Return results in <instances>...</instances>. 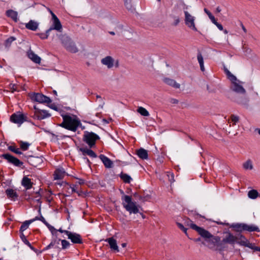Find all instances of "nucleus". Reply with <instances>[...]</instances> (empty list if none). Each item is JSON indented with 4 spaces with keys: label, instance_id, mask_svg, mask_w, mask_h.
<instances>
[{
    "label": "nucleus",
    "instance_id": "obj_33",
    "mask_svg": "<svg viewBox=\"0 0 260 260\" xmlns=\"http://www.w3.org/2000/svg\"><path fill=\"white\" fill-rule=\"evenodd\" d=\"M258 196V192L256 190L252 189L248 191V197L251 199H255Z\"/></svg>",
    "mask_w": 260,
    "mask_h": 260
},
{
    "label": "nucleus",
    "instance_id": "obj_56",
    "mask_svg": "<svg viewBox=\"0 0 260 260\" xmlns=\"http://www.w3.org/2000/svg\"><path fill=\"white\" fill-rule=\"evenodd\" d=\"M204 10V12L207 14L209 18L212 15L210 11H209L207 9L205 8Z\"/></svg>",
    "mask_w": 260,
    "mask_h": 260
},
{
    "label": "nucleus",
    "instance_id": "obj_57",
    "mask_svg": "<svg viewBox=\"0 0 260 260\" xmlns=\"http://www.w3.org/2000/svg\"><path fill=\"white\" fill-rule=\"evenodd\" d=\"M254 246V245L253 244L249 243V242H248L247 244L246 245V247H247L251 249H253Z\"/></svg>",
    "mask_w": 260,
    "mask_h": 260
},
{
    "label": "nucleus",
    "instance_id": "obj_2",
    "mask_svg": "<svg viewBox=\"0 0 260 260\" xmlns=\"http://www.w3.org/2000/svg\"><path fill=\"white\" fill-rule=\"evenodd\" d=\"M121 200L123 207L130 214H136L139 212L136 202L132 201V198L131 196L123 195L121 197Z\"/></svg>",
    "mask_w": 260,
    "mask_h": 260
},
{
    "label": "nucleus",
    "instance_id": "obj_37",
    "mask_svg": "<svg viewBox=\"0 0 260 260\" xmlns=\"http://www.w3.org/2000/svg\"><path fill=\"white\" fill-rule=\"evenodd\" d=\"M20 238L22 240V241H23V242L27 246H28V247H29L30 248H32V246H31V244L29 243V242L26 239L25 236H24V235L23 234V233H21V234L20 235Z\"/></svg>",
    "mask_w": 260,
    "mask_h": 260
},
{
    "label": "nucleus",
    "instance_id": "obj_44",
    "mask_svg": "<svg viewBox=\"0 0 260 260\" xmlns=\"http://www.w3.org/2000/svg\"><path fill=\"white\" fill-rule=\"evenodd\" d=\"M240 238L244 239V240H241L240 241H237L236 243H238L240 245H242V246H244L246 247V245L248 243L247 241L246 240H245V239L244 238V237L242 235H240Z\"/></svg>",
    "mask_w": 260,
    "mask_h": 260
},
{
    "label": "nucleus",
    "instance_id": "obj_31",
    "mask_svg": "<svg viewBox=\"0 0 260 260\" xmlns=\"http://www.w3.org/2000/svg\"><path fill=\"white\" fill-rule=\"evenodd\" d=\"M40 194L38 192H36L34 197L28 196V198H25V199L28 202H31V201H34L37 202H40Z\"/></svg>",
    "mask_w": 260,
    "mask_h": 260
},
{
    "label": "nucleus",
    "instance_id": "obj_25",
    "mask_svg": "<svg viewBox=\"0 0 260 260\" xmlns=\"http://www.w3.org/2000/svg\"><path fill=\"white\" fill-rule=\"evenodd\" d=\"M164 82L166 84H167L170 86H171L175 88H179L180 87V84L179 83H177L173 79L168 78H166L164 79Z\"/></svg>",
    "mask_w": 260,
    "mask_h": 260
},
{
    "label": "nucleus",
    "instance_id": "obj_6",
    "mask_svg": "<svg viewBox=\"0 0 260 260\" xmlns=\"http://www.w3.org/2000/svg\"><path fill=\"white\" fill-rule=\"evenodd\" d=\"M27 117L26 114L20 112L13 113L10 117L11 122L20 125L24 121H27Z\"/></svg>",
    "mask_w": 260,
    "mask_h": 260
},
{
    "label": "nucleus",
    "instance_id": "obj_12",
    "mask_svg": "<svg viewBox=\"0 0 260 260\" xmlns=\"http://www.w3.org/2000/svg\"><path fill=\"white\" fill-rule=\"evenodd\" d=\"M34 109L35 110V116L38 119H43L50 116V114L46 110H41L36 106L34 107Z\"/></svg>",
    "mask_w": 260,
    "mask_h": 260
},
{
    "label": "nucleus",
    "instance_id": "obj_30",
    "mask_svg": "<svg viewBox=\"0 0 260 260\" xmlns=\"http://www.w3.org/2000/svg\"><path fill=\"white\" fill-rule=\"evenodd\" d=\"M243 168L245 170H252L253 169V166L252 160L250 159H247L243 164Z\"/></svg>",
    "mask_w": 260,
    "mask_h": 260
},
{
    "label": "nucleus",
    "instance_id": "obj_54",
    "mask_svg": "<svg viewBox=\"0 0 260 260\" xmlns=\"http://www.w3.org/2000/svg\"><path fill=\"white\" fill-rule=\"evenodd\" d=\"M39 220L43 222L46 225H47V224H48V223L46 221L45 219L42 216H41V217H40Z\"/></svg>",
    "mask_w": 260,
    "mask_h": 260
},
{
    "label": "nucleus",
    "instance_id": "obj_43",
    "mask_svg": "<svg viewBox=\"0 0 260 260\" xmlns=\"http://www.w3.org/2000/svg\"><path fill=\"white\" fill-rule=\"evenodd\" d=\"M77 188L78 186L76 185H70L68 188V190H71V191H69V192L71 193L73 192H78Z\"/></svg>",
    "mask_w": 260,
    "mask_h": 260
},
{
    "label": "nucleus",
    "instance_id": "obj_4",
    "mask_svg": "<svg viewBox=\"0 0 260 260\" xmlns=\"http://www.w3.org/2000/svg\"><path fill=\"white\" fill-rule=\"evenodd\" d=\"M59 38L62 45L68 51L72 53H76L78 51L75 44L72 41L68 36L63 35L60 36Z\"/></svg>",
    "mask_w": 260,
    "mask_h": 260
},
{
    "label": "nucleus",
    "instance_id": "obj_10",
    "mask_svg": "<svg viewBox=\"0 0 260 260\" xmlns=\"http://www.w3.org/2000/svg\"><path fill=\"white\" fill-rule=\"evenodd\" d=\"M190 227L196 231L204 238L205 239L206 241L211 237V234L207 230L197 226L193 223H191Z\"/></svg>",
    "mask_w": 260,
    "mask_h": 260
},
{
    "label": "nucleus",
    "instance_id": "obj_13",
    "mask_svg": "<svg viewBox=\"0 0 260 260\" xmlns=\"http://www.w3.org/2000/svg\"><path fill=\"white\" fill-rule=\"evenodd\" d=\"M33 98L35 101L40 103H50L51 102V99L47 96L44 95L42 93H36L33 96Z\"/></svg>",
    "mask_w": 260,
    "mask_h": 260
},
{
    "label": "nucleus",
    "instance_id": "obj_51",
    "mask_svg": "<svg viewBox=\"0 0 260 260\" xmlns=\"http://www.w3.org/2000/svg\"><path fill=\"white\" fill-rule=\"evenodd\" d=\"M125 7L127 9L131 10L132 9V5L131 3H128L124 4Z\"/></svg>",
    "mask_w": 260,
    "mask_h": 260
},
{
    "label": "nucleus",
    "instance_id": "obj_28",
    "mask_svg": "<svg viewBox=\"0 0 260 260\" xmlns=\"http://www.w3.org/2000/svg\"><path fill=\"white\" fill-rule=\"evenodd\" d=\"M137 154L142 159H146L148 158L147 151L144 148H140L137 151Z\"/></svg>",
    "mask_w": 260,
    "mask_h": 260
},
{
    "label": "nucleus",
    "instance_id": "obj_36",
    "mask_svg": "<svg viewBox=\"0 0 260 260\" xmlns=\"http://www.w3.org/2000/svg\"><path fill=\"white\" fill-rule=\"evenodd\" d=\"M20 147L21 149L23 151H26L28 149L29 146H30V144L28 142L20 141L19 142Z\"/></svg>",
    "mask_w": 260,
    "mask_h": 260
},
{
    "label": "nucleus",
    "instance_id": "obj_19",
    "mask_svg": "<svg viewBox=\"0 0 260 260\" xmlns=\"http://www.w3.org/2000/svg\"><path fill=\"white\" fill-rule=\"evenodd\" d=\"M6 194L8 198L11 199L13 201H15L18 197L16 191L12 188L7 189L6 190Z\"/></svg>",
    "mask_w": 260,
    "mask_h": 260
},
{
    "label": "nucleus",
    "instance_id": "obj_40",
    "mask_svg": "<svg viewBox=\"0 0 260 260\" xmlns=\"http://www.w3.org/2000/svg\"><path fill=\"white\" fill-rule=\"evenodd\" d=\"M16 40V38L13 37H11L7 39L5 41V46L7 47H9L10 46L12 42H13L14 41Z\"/></svg>",
    "mask_w": 260,
    "mask_h": 260
},
{
    "label": "nucleus",
    "instance_id": "obj_41",
    "mask_svg": "<svg viewBox=\"0 0 260 260\" xmlns=\"http://www.w3.org/2000/svg\"><path fill=\"white\" fill-rule=\"evenodd\" d=\"M60 241H61V243L62 249H65L68 248L70 246V243L67 240L60 239Z\"/></svg>",
    "mask_w": 260,
    "mask_h": 260
},
{
    "label": "nucleus",
    "instance_id": "obj_16",
    "mask_svg": "<svg viewBox=\"0 0 260 260\" xmlns=\"http://www.w3.org/2000/svg\"><path fill=\"white\" fill-rule=\"evenodd\" d=\"M99 157L106 168H111L112 167L113 162L108 157L103 154H101Z\"/></svg>",
    "mask_w": 260,
    "mask_h": 260
},
{
    "label": "nucleus",
    "instance_id": "obj_53",
    "mask_svg": "<svg viewBox=\"0 0 260 260\" xmlns=\"http://www.w3.org/2000/svg\"><path fill=\"white\" fill-rule=\"evenodd\" d=\"M209 18L213 24H215L217 23L216 20L215 19L214 16H213V15L210 17Z\"/></svg>",
    "mask_w": 260,
    "mask_h": 260
},
{
    "label": "nucleus",
    "instance_id": "obj_46",
    "mask_svg": "<svg viewBox=\"0 0 260 260\" xmlns=\"http://www.w3.org/2000/svg\"><path fill=\"white\" fill-rule=\"evenodd\" d=\"M9 150L12 151V152L17 154H22V152L20 151L19 149L16 148L15 147L13 146H10L9 147Z\"/></svg>",
    "mask_w": 260,
    "mask_h": 260
},
{
    "label": "nucleus",
    "instance_id": "obj_5",
    "mask_svg": "<svg viewBox=\"0 0 260 260\" xmlns=\"http://www.w3.org/2000/svg\"><path fill=\"white\" fill-rule=\"evenodd\" d=\"M100 139V137L93 132L86 131L83 135V141L88 144L90 148L95 145V141Z\"/></svg>",
    "mask_w": 260,
    "mask_h": 260
},
{
    "label": "nucleus",
    "instance_id": "obj_26",
    "mask_svg": "<svg viewBox=\"0 0 260 260\" xmlns=\"http://www.w3.org/2000/svg\"><path fill=\"white\" fill-rule=\"evenodd\" d=\"M7 16L10 17L15 22L18 21V13L13 10H9L6 12Z\"/></svg>",
    "mask_w": 260,
    "mask_h": 260
},
{
    "label": "nucleus",
    "instance_id": "obj_23",
    "mask_svg": "<svg viewBox=\"0 0 260 260\" xmlns=\"http://www.w3.org/2000/svg\"><path fill=\"white\" fill-rule=\"evenodd\" d=\"M21 184L26 189H29L32 187V183L30 179L26 176H24L22 180Z\"/></svg>",
    "mask_w": 260,
    "mask_h": 260
},
{
    "label": "nucleus",
    "instance_id": "obj_21",
    "mask_svg": "<svg viewBox=\"0 0 260 260\" xmlns=\"http://www.w3.org/2000/svg\"><path fill=\"white\" fill-rule=\"evenodd\" d=\"M66 175V172L62 168L56 169L54 173V178L55 180L62 179Z\"/></svg>",
    "mask_w": 260,
    "mask_h": 260
},
{
    "label": "nucleus",
    "instance_id": "obj_47",
    "mask_svg": "<svg viewBox=\"0 0 260 260\" xmlns=\"http://www.w3.org/2000/svg\"><path fill=\"white\" fill-rule=\"evenodd\" d=\"M10 89L12 90V92H14L15 91H18V86L14 84H11L9 85Z\"/></svg>",
    "mask_w": 260,
    "mask_h": 260
},
{
    "label": "nucleus",
    "instance_id": "obj_39",
    "mask_svg": "<svg viewBox=\"0 0 260 260\" xmlns=\"http://www.w3.org/2000/svg\"><path fill=\"white\" fill-rule=\"evenodd\" d=\"M60 239L58 240H53L45 248V250L49 249L53 247L56 244H58Z\"/></svg>",
    "mask_w": 260,
    "mask_h": 260
},
{
    "label": "nucleus",
    "instance_id": "obj_29",
    "mask_svg": "<svg viewBox=\"0 0 260 260\" xmlns=\"http://www.w3.org/2000/svg\"><path fill=\"white\" fill-rule=\"evenodd\" d=\"M197 59L200 64L201 70L202 72H204L205 70L204 65V59L202 54L199 52L197 55Z\"/></svg>",
    "mask_w": 260,
    "mask_h": 260
},
{
    "label": "nucleus",
    "instance_id": "obj_59",
    "mask_svg": "<svg viewBox=\"0 0 260 260\" xmlns=\"http://www.w3.org/2000/svg\"><path fill=\"white\" fill-rule=\"evenodd\" d=\"M253 250L254 251H260V247L254 246Z\"/></svg>",
    "mask_w": 260,
    "mask_h": 260
},
{
    "label": "nucleus",
    "instance_id": "obj_17",
    "mask_svg": "<svg viewBox=\"0 0 260 260\" xmlns=\"http://www.w3.org/2000/svg\"><path fill=\"white\" fill-rule=\"evenodd\" d=\"M27 56L33 62L36 63L40 64L41 62V58L36 54H35L32 50H29L27 52Z\"/></svg>",
    "mask_w": 260,
    "mask_h": 260
},
{
    "label": "nucleus",
    "instance_id": "obj_52",
    "mask_svg": "<svg viewBox=\"0 0 260 260\" xmlns=\"http://www.w3.org/2000/svg\"><path fill=\"white\" fill-rule=\"evenodd\" d=\"M57 232H59L60 233H64L66 234L67 236L68 235V234L69 233L70 231H67V230H62L61 228H60L59 229H58V230H57Z\"/></svg>",
    "mask_w": 260,
    "mask_h": 260
},
{
    "label": "nucleus",
    "instance_id": "obj_18",
    "mask_svg": "<svg viewBox=\"0 0 260 260\" xmlns=\"http://www.w3.org/2000/svg\"><path fill=\"white\" fill-rule=\"evenodd\" d=\"M79 151L82 153L84 156L88 155L92 158H96L97 157L96 154L93 151L87 148H80Z\"/></svg>",
    "mask_w": 260,
    "mask_h": 260
},
{
    "label": "nucleus",
    "instance_id": "obj_11",
    "mask_svg": "<svg viewBox=\"0 0 260 260\" xmlns=\"http://www.w3.org/2000/svg\"><path fill=\"white\" fill-rule=\"evenodd\" d=\"M2 157L8 160V162L13 164L17 167H21L23 165V162L20 161L18 158L14 157L8 153L3 154Z\"/></svg>",
    "mask_w": 260,
    "mask_h": 260
},
{
    "label": "nucleus",
    "instance_id": "obj_24",
    "mask_svg": "<svg viewBox=\"0 0 260 260\" xmlns=\"http://www.w3.org/2000/svg\"><path fill=\"white\" fill-rule=\"evenodd\" d=\"M220 239L218 237H215L211 235V237L209 238L206 242L209 243L208 246L212 247L215 246L219 242Z\"/></svg>",
    "mask_w": 260,
    "mask_h": 260
},
{
    "label": "nucleus",
    "instance_id": "obj_14",
    "mask_svg": "<svg viewBox=\"0 0 260 260\" xmlns=\"http://www.w3.org/2000/svg\"><path fill=\"white\" fill-rule=\"evenodd\" d=\"M68 238L71 240L73 243L81 244L82 243V239L81 236L75 233L71 232L68 235Z\"/></svg>",
    "mask_w": 260,
    "mask_h": 260
},
{
    "label": "nucleus",
    "instance_id": "obj_62",
    "mask_svg": "<svg viewBox=\"0 0 260 260\" xmlns=\"http://www.w3.org/2000/svg\"><path fill=\"white\" fill-rule=\"evenodd\" d=\"M40 217L36 216L35 218L30 219V220H32V222L36 220H39Z\"/></svg>",
    "mask_w": 260,
    "mask_h": 260
},
{
    "label": "nucleus",
    "instance_id": "obj_34",
    "mask_svg": "<svg viewBox=\"0 0 260 260\" xmlns=\"http://www.w3.org/2000/svg\"><path fill=\"white\" fill-rule=\"evenodd\" d=\"M120 178L125 183H130L132 180L131 176L126 174L121 173L120 175Z\"/></svg>",
    "mask_w": 260,
    "mask_h": 260
},
{
    "label": "nucleus",
    "instance_id": "obj_61",
    "mask_svg": "<svg viewBox=\"0 0 260 260\" xmlns=\"http://www.w3.org/2000/svg\"><path fill=\"white\" fill-rule=\"evenodd\" d=\"M241 26L244 32L246 33L247 32L246 29L242 23L241 24Z\"/></svg>",
    "mask_w": 260,
    "mask_h": 260
},
{
    "label": "nucleus",
    "instance_id": "obj_20",
    "mask_svg": "<svg viewBox=\"0 0 260 260\" xmlns=\"http://www.w3.org/2000/svg\"><path fill=\"white\" fill-rule=\"evenodd\" d=\"M25 27L29 30L36 31L39 26V23L35 20H30L28 23L25 24Z\"/></svg>",
    "mask_w": 260,
    "mask_h": 260
},
{
    "label": "nucleus",
    "instance_id": "obj_64",
    "mask_svg": "<svg viewBox=\"0 0 260 260\" xmlns=\"http://www.w3.org/2000/svg\"><path fill=\"white\" fill-rule=\"evenodd\" d=\"M255 131H257L258 133V134L260 135V128H256L255 130Z\"/></svg>",
    "mask_w": 260,
    "mask_h": 260
},
{
    "label": "nucleus",
    "instance_id": "obj_32",
    "mask_svg": "<svg viewBox=\"0 0 260 260\" xmlns=\"http://www.w3.org/2000/svg\"><path fill=\"white\" fill-rule=\"evenodd\" d=\"M32 222V220H26L24 221L20 226V231L21 232L25 231L29 227V225L30 223Z\"/></svg>",
    "mask_w": 260,
    "mask_h": 260
},
{
    "label": "nucleus",
    "instance_id": "obj_49",
    "mask_svg": "<svg viewBox=\"0 0 260 260\" xmlns=\"http://www.w3.org/2000/svg\"><path fill=\"white\" fill-rule=\"evenodd\" d=\"M243 49L245 55H247L251 52V50L246 47H243Z\"/></svg>",
    "mask_w": 260,
    "mask_h": 260
},
{
    "label": "nucleus",
    "instance_id": "obj_8",
    "mask_svg": "<svg viewBox=\"0 0 260 260\" xmlns=\"http://www.w3.org/2000/svg\"><path fill=\"white\" fill-rule=\"evenodd\" d=\"M185 24L191 29L197 31L194 20L195 17L190 14L187 11H184Z\"/></svg>",
    "mask_w": 260,
    "mask_h": 260
},
{
    "label": "nucleus",
    "instance_id": "obj_45",
    "mask_svg": "<svg viewBox=\"0 0 260 260\" xmlns=\"http://www.w3.org/2000/svg\"><path fill=\"white\" fill-rule=\"evenodd\" d=\"M231 120L233 122L234 125H236V123L239 120V117L235 115H232L231 116Z\"/></svg>",
    "mask_w": 260,
    "mask_h": 260
},
{
    "label": "nucleus",
    "instance_id": "obj_42",
    "mask_svg": "<svg viewBox=\"0 0 260 260\" xmlns=\"http://www.w3.org/2000/svg\"><path fill=\"white\" fill-rule=\"evenodd\" d=\"M46 226L49 229V231L51 232L53 235H55L56 236H57V231L54 228V226L51 225L49 223L47 224Z\"/></svg>",
    "mask_w": 260,
    "mask_h": 260
},
{
    "label": "nucleus",
    "instance_id": "obj_63",
    "mask_svg": "<svg viewBox=\"0 0 260 260\" xmlns=\"http://www.w3.org/2000/svg\"><path fill=\"white\" fill-rule=\"evenodd\" d=\"M79 183L80 184H83V183H84V180H82V179L79 180Z\"/></svg>",
    "mask_w": 260,
    "mask_h": 260
},
{
    "label": "nucleus",
    "instance_id": "obj_1",
    "mask_svg": "<svg viewBox=\"0 0 260 260\" xmlns=\"http://www.w3.org/2000/svg\"><path fill=\"white\" fill-rule=\"evenodd\" d=\"M62 118L63 121L59 126L72 132H76L81 124L80 121L75 116L64 115L62 116Z\"/></svg>",
    "mask_w": 260,
    "mask_h": 260
},
{
    "label": "nucleus",
    "instance_id": "obj_55",
    "mask_svg": "<svg viewBox=\"0 0 260 260\" xmlns=\"http://www.w3.org/2000/svg\"><path fill=\"white\" fill-rule=\"evenodd\" d=\"M215 25L217 27V28H218L219 30H222L223 29V26H222V25L221 24H220V23H218V22H217V23H216Z\"/></svg>",
    "mask_w": 260,
    "mask_h": 260
},
{
    "label": "nucleus",
    "instance_id": "obj_3",
    "mask_svg": "<svg viewBox=\"0 0 260 260\" xmlns=\"http://www.w3.org/2000/svg\"><path fill=\"white\" fill-rule=\"evenodd\" d=\"M226 75L229 80L231 81V88L237 93L245 94L246 90L242 86V82L238 80L236 76L233 75L229 71H226Z\"/></svg>",
    "mask_w": 260,
    "mask_h": 260
},
{
    "label": "nucleus",
    "instance_id": "obj_50",
    "mask_svg": "<svg viewBox=\"0 0 260 260\" xmlns=\"http://www.w3.org/2000/svg\"><path fill=\"white\" fill-rule=\"evenodd\" d=\"M177 225L178 228L183 231L186 234H187V229L185 228L182 224L180 223H177Z\"/></svg>",
    "mask_w": 260,
    "mask_h": 260
},
{
    "label": "nucleus",
    "instance_id": "obj_58",
    "mask_svg": "<svg viewBox=\"0 0 260 260\" xmlns=\"http://www.w3.org/2000/svg\"><path fill=\"white\" fill-rule=\"evenodd\" d=\"M180 22V20L179 18H176L174 21V25H177Z\"/></svg>",
    "mask_w": 260,
    "mask_h": 260
},
{
    "label": "nucleus",
    "instance_id": "obj_60",
    "mask_svg": "<svg viewBox=\"0 0 260 260\" xmlns=\"http://www.w3.org/2000/svg\"><path fill=\"white\" fill-rule=\"evenodd\" d=\"M171 102L173 104H177L178 103V101L176 99H172L171 100Z\"/></svg>",
    "mask_w": 260,
    "mask_h": 260
},
{
    "label": "nucleus",
    "instance_id": "obj_27",
    "mask_svg": "<svg viewBox=\"0 0 260 260\" xmlns=\"http://www.w3.org/2000/svg\"><path fill=\"white\" fill-rule=\"evenodd\" d=\"M244 231H246L248 232H259V228L254 225V224H247L246 223H244Z\"/></svg>",
    "mask_w": 260,
    "mask_h": 260
},
{
    "label": "nucleus",
    "instance_id": "obj_48",
    "mask_svg": "<svg viewBox=\"0 0 260 260\" xmlns=\"http://www.w3.org/2000/svg\"><path fill=\"white\" fill-rule=\"evenodd\" d=\"M167 176L170 182L172 183L174 182V174L171 173H168Z\"/></svg>",
    "mask_w": 260,
    "mask_h": 260
},
{
    "label": "nucleus",
    "instance_id": "obj_35",
    "mask_svg": "<svg viewBox=\"0 0 260 260\" xmlns=\"http://www.w3.org/2000/svg\"><path fill=\"white\" fill-rule=\"evenodd\" d=\"M137 111L142 116H148L149 115L148 111L142 107H139L137 109Z\"/></svg>",
    "mask_w": 260,
    "mask_h": 260
},
{
    "label": "nucleus",
    "instance_id": "obj_15",
    "mask_svg": "<svg viewBox=\"0 0 260 260\" xmlns=\"http://www.w3.org/2000/svg\"><path fill=\"white\" fill-rule=\"evenodd\" d=\"M238 239V237L234 236L231 233H228L223 238V242L225 243L234 245L237 242Z\"/></svg>",
    "mask_w": 260,
    "mask_h": 260
},
{
    "label": "nucleus",
    "instance_id": "obj_7",
    "mask_svg": "<svg viewBox=\"0 0 260 260\" xmlns=\"http://www.w3.org/2000/svg\"><path fill=\"white\" fill-rule=\"evenodd\" d=\"M52 20V24L49 29L46 31V38H48L49 35V32L52 30H56L58 31H61L62 25L59 20L55 15H53Z\"/></svg>",
    "mask_w": 260,
    "mask_h": 260
},
{
    "label": "nucleus",
    "instance_id": "obj_38",
    "mask_svg": "<svg viewBox=\"0 0 260 260\" xmlns=\"http://www.w3.org/2000/svg\"><path fill=\"white\" fill-rule=\"evenodd\" d=\"M244 223H237L233 225V227L235 228L237 231H244Z\"/></svg>",
    "mask_w": 260,
    "mask_h": 260
},
{
    "label": "nucleus",
    "instance_id": "obj_9",
    "mask_svg": "<svg viewBox=\"0 0 260 260\" xmlns=\"http://www.w3.org/2000/svg\"><path fill=\"white\" fill-rule=\"evenodd\" d=\"M101 63L106 66L108 69H111L114 66L116 67H118V61L115 60L114 59L110 56H107L102 59Z\"/></svg>",
    "mask_w": 260,
    "mask_h": 260
},
{
    "label": "nucleus",
    "instance_id": "obj_22",
    "mask_svg": "<svg viewBox=\"0 0 260 260\" xmlns=\"http://www.w3.org/2000/svg\"><path fill=\"white\" fill-rule=\"evenodd\" d=\"M105 241L108 242L109 243L110 248L116 251L117 252L119 251L118 247L117 246V241L115 239L113 238H108L105 240Z\"/></svg>",
    "mask_w": 260,
    "mask_h": 260
}]
</instances>
